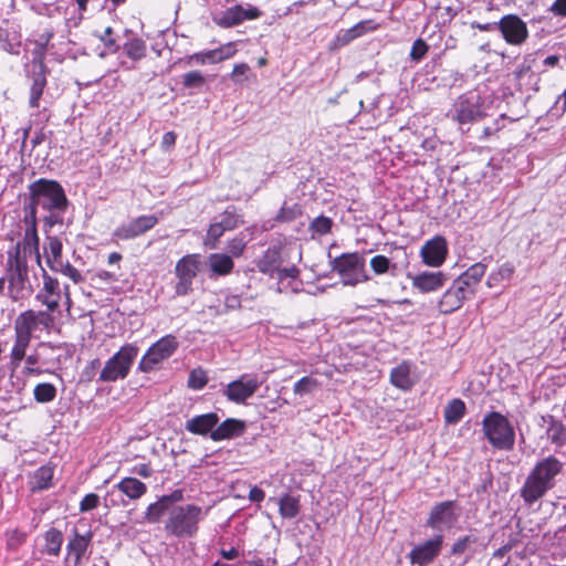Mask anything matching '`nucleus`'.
Returning a JSON list of instances; mask_svg holds the SVG:
<instances>
[{
	"mask_svg": "<svg viewBox=\"0 0 566 566\" xmlns=\"http://www.w3.org/2000/svg\"><path fill=\"white\" fill-rule=\"evenodd\" d=\"M29 201L24 202V212H34L41 208L46 214L43 217V230L49 233L51 229L64 222L63 214L70 206V201L62 185L53 179L40 178L29 185Z\"/></svg>",
	"mask_w": 566,
	"mask_h": 566,
	"instance_id": "1",
	"label": "nucleus"
},
{
	"mask_svg": "<svg viewBox=\"0 0 566 566\" xmlns=\"http://www.w3.org/2000/svg\"><path fill=\"white\" fill-rule=\"evenodd\" d=\"M564 462L554 454L539 457L530 470L520 495L531 506L556 488L564 473Z\"/></svg>",
	"mask_w": 566,
	"mask_h": 566,
	"instance_id": "2",
	"label": "nucleus"
},
{
	"mask_svg": "<svg viewBox=\"0 0 566 566\" xmlns=\"http://www.w3.org/2000/svg\"><path fill=\"white\" fill-rule=\"evenodd\" d=\"M492 102L479 91H468L457 97L447 116L463 130L489 116Z\"/></svg>",
	"mask_w": 566,
	"mask_h": 566,
	"instance_id": "3",
	"label": "nucleus"
},
{
	"mask_svg": "<svg viewBox=\"0 0 566 566\" xmlns=\"http://www.w3.org/2000/svg\"><path fill=\"white\" fill-rule=\"evenodd\" d=\"M207 512L196 504L175 506L165 523V531L179 538H191L198 533Z\"/></svg>",
	"mask_w": 566,
	"mask_h": 566,
	"instance_id": "4",
	"label": "nucleus"
},
{
	"mask_svg": "<svg viewBox=\"0 0 566 566\" xmlns=\"http://www.w3.org/2000/svg\"><path fill=\"white\" fill-rule=\"evenodd\" d=\"M482 431L489 443L496 450H512L515 431L509 419L497 411L488 412L482 420Z\"/></svg>",
	"mask_w": 566,
	"mask_h": 566,
	"instance_id": "5",
	"label": "nucleus"
},
{
	"mask_svg": "<svg viewBox=\"0 0 566 566\" xmlns=\"http://www.w3.org/2000/svg\"><path fill=\"white\" fill-rule=\"evenodd\" d=\"M139 348L134 344H125L116 352L99 371L97 381L115 382L124 380L138 356Z\"/></svg>",
	"mask_w": 566,
	"mask_h": 566,
	"instance_id": "6",
	"label": "nucleus"
},
{
	"mask_svg": "<svg viewBox=\"0 0 566 566\" xmlns=\"http://www.w3.org/2000/svg\"><path fill=\"white\" fill-rule=\"evenodd\" d=\"M328 258L332 270L339 274L343 284L354 286L368 280L365 272V259L359 253H343L332 258L328 252Z\"/></svg>",
	"mask_w": 566,
	"mask_h": 566,
	"instance_id": "7",
	"label": "nucleus"
},
{
	"mask_svg": "<svg viewBox=\"0 0 566 566\" xmlns=\"http://www.w3.org/2000/svg\"><path fill=\"white\" fill-rule=\"evenodd\" d=\"M177 337L168 334L154 343L142 357L138 364V370L150 373L155 370L163 361L171 357L178 349Z\"/></svg>",
	"mask_w": 566,
	"mask_h": 566,
	"instance_id": "8",
	"label": "nucleus"
},
{
	"mask_svg": "<svg viewBox=\"0 0 566 566\" xmlns=\"http://www.w3.org/2000/svg\"><path fill=\"white\" fill-rule=\"evenodd\" d=\"M244 223V216L242 209L237 206H228L218 217V220L212 222L207 231L205 244L210 248H216L219 239L227 231H232L239 226Z\"/></svg>",
	"mask_w": 566,
	"mask_h": 566,
	"instance_id": "9",
	"label": "nucleus"
},
{
	"mask_svg": "<svg viewBox=\"0 0 566 566\" xmlns=\"http://www.w3.org/2000/svg\"><path fill=\"white\" fill-rule=\"evenodd\" d=\"M201 255L193 253L187 254L177 261L175 274L178 282L175 286V293L178 296H186L192 292V282L200 271Z\"/></svg>",
	"mask_w": 566,
	"mask_h": 566,
	"instance_id": "10",
	"label": "nucleus"
},
{
	"mask_svg": "<svg viewBox=\"0 0 566 566\" xmlns=\"http://www.w3.org/2000/svg\"><path fill=\"white\" fill-rule=\"evenodd\" d=\"M27 73L28 78L31 81L29 106L32 108H38L40 106V99L48 83V67L44 63L43 52H40L33 57L30 64V69L27 71Z\"/></svg>",
	"mask_w": 566,
	"mask_h": 566,
	"instance_id": "11",
	"label": "nucleus"
},
{
	"mask_svg": "<svg viewBox=\"0 0 566 566\" xmlns=\"http://www.w3.org/2000/svg\"><path fill=\"white\" fill-rule=\"evenodd\" d=\"M54 317L49 312L27 310L21 312L14 319V333H20L28 337H33V333L42 326L43 328L52 327Z\"/></svg>",
	"mask_w": 566,
	"mask_h": 566,
	"instance_id": "12",
	"label": "nucleus"
},
{
	"mask_svg": "<svg viewBox=\"0 0 566 566\" xmlns=\"http://www.w3.org/2000/svg\"><path fill=\"white\" fill-rule=\"evenodd\" d=\"M6 283H8V297L13 302H22L33 294V285L29 275V269L4 271Z\"/></svg>",
	"mask_w": 566,
	"mask_h": 566,
	"instance_id": "13",
	"label": "nucleus"
},
{
	"mask_svg": "<svg viewBox=\"0 0 566 566\" xmlns=\"http://www.w3.org/2000/svg\"><path fill=\"white\" fill-rule=\"evenodd\" d=\"M261 385L262 380L258 376L243 374L227 385L223 395L232 402L243 403L255 394Z\"/></svg>",
	"mask_w": 566,
	"mask_h": 566,
	"instance_id": "14",
	"label": "nucleus"
},
{
	"mask_svg": "<svg viewBox=\"0 0 566 566\" xmlns=\"http://www.w3.org/2000/svg\"><path fill=\"white\" fill-rule=\"evenodd\" d=\"M443 535L436 534L431 538L412 547L408 558L412 566H429L440 555Z\"/></svg>",
	"mask_w": 566,
	"mask_h": 566,
	"instance_id": "15",
	"label": "nucleus"
},
{
	"mask_svg": "<svg viewBox=\"0 0 566 566\" xmlns=\"http://www.w3.org/2000/svg\"><path fill=\"white\" fill-rule=\"evenodd\" d=\"M499 31L510 45H521L528 38L526 23L516 14H506L499 21Z\"/></svg>",
	"mask_w": 566,
	"mask_h": 566,
	"instance_id": "16",
	"label": "nucleus"
},
{
	"mask_svg": "<svg viewBox=\"0 0 566 566\" xmlns=\"http://www.w3.org/2000/svg\"><path fill=\"white\" fill-rule=\"evenodd\" d=\"M454 501H443L434 504L429 513L426 526L434 531L452 527L458 521Z\"/></svg>",
	"mask_w": 566,
	"mask_h": 566,
	"instance_id": "17",
	"label": "nucleus"
},
{
	"mask_svg": "<svg viewBox=\"0 0 566 566\" xmlns=\"http://www.w3.org/2000/svg\"><path fill=\"white\" fill-rule=\"evenodd\" d=\"M262 15V12L256 8L249 6L244 9L241 4H235L220 12L213 17V21L221 28H232L245 20H255Z\"/></svg>",
	"mask_w": 566,
	"mask_h": 566,
	"instance_id": "18",
	"label": "nucleus"
},
{
	"mask_svg": "<svg viewBox=\"0 0 566 566\" xmlns=\"http://www.w3.org/2000/svg\"><path fill=\"white\" fill-rule=\"evenodd\" d=\"M158 221L155 214L139 216L117 227L113 232V237L124 241L135 239L151 230Z\"/></svg>",
	"mask_w": 566,
	"mask_h": 566,
	"instance_id": "19",
	"label": "nucleus"
},
{
	"mask_svg": "<svg viewBox=\"0 0 566 566\" xmlns=\"http://www.w3.org/2000/svg\"><path fill=\"white\" fill-rule=\"evenodd\" d=\"M448 255V243L444 237L436 235L428 240L420 250L422 262L432 268L443 264Z\"/></svg>",
	"mask_w": 566,
	"mask_h": 566,
	"instance_id": "20",
	"label": "nucleus"
},
{
	"mask_svg": "<svg viewBox=\"0 0 566 566\" xmlns=\"http://www.w3.org/2000/svg\"><path fill=\"white\" fill-rule=\"evenodd\" d=\"M408 277L411 280L412 287L421 293H431L440 290L448 281V275L441 271H423Z\"/></svg>",
	"mask_w": 566,
	"mask_h": 566,
	"instance_id": "21",
	"label": "nucleus"
},
{
	"mask_svg": "<svg viewBox=\"0 0 566 566\" xmlns=\"http://www.w3.org/2000/svg\"><path fill=\"white\" fill-rule=\"evenodd\" d=\"M72 533L73 537L66 545V552L67 557H74V566H78L93 539V533L87 531L86 533L81 534L77 528H73Z\"/></svg>",
	"mask_w": 566,
	"mask_h": 566,
	"instance_id": "22",
	"label": "nucleus"
},
{
	"mask_svg": "<svg viewBox=\"0 0 566 566\" xmlns=\"http://www.w3.org/2000/svg\"><path fill=\"white\" fill-rule=\"evenodd\" d=\"M219 422V416L216 412L203 413L188 419L185 429L193 434L206 436L213 431Z\"/></svg>",
	"mask_w": 566,
	"mask_h": 566,
	"instance_id": "23",
	"label": "nucleus"
},
{
	"mask_svg": "<svg viewBox=\"0 0 566 566\" xmlns=\"http://www.w3.org/2000/svg\"><path fill=\"white\" fill-rule=\"evenodd\" d=\"M23 222L25 224L24 237L21 241H18L17 244H22V248L29 253L34 251L38 254V260L40 259L39 254V235H38V217L34 216V212H24Z\"/></svg>",
	"mask_w": 566,
	"mask_h": 566,
	"instance_id": "24",
	"label": "nucleus"
},
{
	"mask_svg": "<svg viewBox=\"0 0 566 566\" xmlns=\"http://www.w3.org/2000/svg\"><path fill=\"white\" fill-rule=\"evenodd\" d=\"M413 364L409 360L401 361L398 366L394 367L390 371V384L402 390H410L416 384L412 375Z\"/></svg>",
	"mask_w": 566,
	"mask_h": 566,
	"instance_id": "25",
	"label": "nucleus"
},
{
	"mask_svg": "<svg viewBox=\"0 0 566 566\" xmlns=\"http://www.w3.org/2000/svg\"><path fill=\"white\" fill-rule=\"evenodd\" d=\"M245 431V422L234 418H228L211 431L210 438L213 441L229 440L240 437Z\"/></svg>",
	"mask_w": 566,
	"mask_h": 566,
	"instance_id": "26",
	"label": "nucleus"
},
{
	"mask_svg": "<svg viewBox=\"0 0 566 566\" xmlns=\"http://www.w3.org/2000/svg\"><path fill=\"white\" fill-rule=\"evenodd\" d=\"M54 465L46 463L38 468L29 478L28 485L32 493L48 490L52 486Z\"/></svg>",
	"mask_w": 566,
	"mask_h": 566,
	"instance_id": "27",
	"label": "nucleus"
},
{
	"mask_svg": "<svg viewBox=\"0 0 566 566\" xmlns=\"http://www.w3.org/2000/svg\"><path fill=\"white\" fill-rule=\"evenodd\" d=\"M22 43L21 33L13 25L0 27V46L10 54L19 55Z\"/></svg>",
	"mask_w": 566,
	"mask_h": 566,
	"instance_id": "28",
	"label": "nucleus"
},
{
	"mask_svg": "<svg viewBox=\"0 0 566 566\" xmlns=\"http://www.w3.org/2000/svg\"><path fill=\"white\" fill-rule=\"evenodd\" d=\"M464 301L465 297L463 294L457 290L452 283L451 286L442 294L438 307L441 313L450 314L459 310Z\"/></svg>",
	"mask_w": 566,
	"mask_h": 566,
	"instance_id": "29",
	"label": "nucleus"
},
{
	"mask_svg": "<svg viewBox=\"0 0 566 566\" xmlns=\"http://www.w3.org/2000/svg\"><path fill=\"white\" fill-rule=\"evenodd\" d=\"M208 264L211 275L218 276L230 274L234 268L231 256L224 253H211L208 256Z\"/></svg>",
	"mask_w": 566,
	"mask_h": 566,
	"instance_id": "30",
	"label": "nucleus"
},
{
	"mask_svg": "<svg viewBox=\"0 0 566 566\" xmlns=\"http://www.w3.org/2000/svg\"><path fill=\"white\" fill-rule=\"evenodd\" d=\"M29 251L22 248V244L12 245L7 252V261L4 271L24 270L29 269L28 256Z\"/></svg>",
	"mask_w": 566,
	"mask_h": 566,
	"instance_id": "31",
	"label": "nucleus"
},
{
	"mask_svg": "<svg viewBox=\"0 0 566 566\" xmlns=\"http://www.w3.org/2000/svg\"><path fill=\"white\" fill-rule=\"evenodd\" d=\"M116 488L130 500H138L147 492V485L136 478L127 476L122 479Z\"/></svg>",
	"mask_w": 566,
	"mask_h": 566,
	"instance_id": "32",
	"label": "nucleus"
},
{
	"mask_svg": "<svg viewBox=\"0 0 566 566\" xmlns=\"http://www.w3.org/2000/svg\"><path fill=\"white\" fill-rule=\"evenodd\" d=\"M281 264V252L277 248H269L261 260L258 262V268L262 273H269L274 277V272Z\"/></svg>",
	"mask_w": 566,
	"mask_h": 566,
	"instance_id": "33",
	"label": "nucleus"
},
{
	"mask_svg": "<svg viewBox=\"0 0 566 566\" xmlns=\"http://www.w3.org/2000/svg\"><path fill=\"white\" fill-rule=\"evenodd\" d=\"M44 553L51 556H57L63 544V534L60 530L51 527L44 534Z\"/></svg>",
	"mask_w": 566,
	"mask_h": 566,
	"instance_id": "34",
	"label": "nucleus"
},
{
	"mask_svg": "<svg viewBox=\"0 0 566 566\" xmlns=\"http://www.w3.org/2000/svg\"><path fill=\"white\" fill-rule=\"evenodd\" d=\"M515 272V266L511 262H505L499 266L497 270L492 271L486 280V285L489 287H495L500 285L504 281L511 280Z\"/></svg>",
	"mask_w": 566,
	"mask_h": 566,
	"instance_id": "35",
	"label": "nucleus"
},
{
	"mask_svg": "<svg viewBox=\"0 0 566 566\" xmlns=\"http://www.w3.org/2000/svg\"><path fill=\"white\" fill-rule=\"evenodd\" d=\"M31 337L14 333V344L11 349L10 358L14 366H18L20 361L25 357L27 348L31 343Z\"/></svg>",
	"mask_w": 566,
	"mask_h": 566,
	"instance_id": "36",
	"label": "nucleus"
},
{
	"mask_svg": "<svg viewBox=\"0 0 566 566\" xmlns=\"http://www.w3.org/2000/svg\"><path fill=\"white\" fill-rule=\"evenodd\" d=\"M465 413V403L461 399H452L444 408V420L449 424L458 423Z\"/></svg>",
	"mask_w": 566,
	"mask_h": 566,
	"instance_id": "37",
	"label": "nucleus"
},
{
	"mask_svg": "<svg viewBox=\"0 0 566 566\" xmlns=\"http://www.w3.org/2000/svg\"><path fill=\"white\" fill-rule=\"evenodd\" d=\"M50 269L54 272H60L65 276L70 277L74 283H81L84 281L83 275L80 273L77 269H75L69 261H64L63 259L57 260L51 264H49Z\"/></svg>",
	"mask_w": 566,
	"mask_h": 566,
	"instance_id": "38",
	"label": "nucleus"
},
{
	"mask_svg": "<svg viewBox=\"0 0 566 566\" xmlns=\"http://www.w3.org/2000/svg\"><path fill=\"white\" fill-rule=\"evenodd\" d=\"M125 54L133 61H139L146 56V43L139 38H133L124 46Z\"/></svg>",
	"mask_w": 566,
	"mask_h": 566,
	"instance_id": "39",
	"label": "nucleus"
},
{
	"mask_svg": "<svg viewBox=\"0 0 566 566\" xmlns=\"http://www.w3.org/2000/svg\"><path fill=\"white\" fill-rule=\"evenodd\" d=\"M276 503L282 517L293 518L297 515L300 505L298 501L294 496L285 494L283 497L276 500Z\"/></svg>",
	"mask_w": 566,
	"mask_h": 566,
	"instance_id": "40",
	"label": "nucleus"
},
{
	"mask_svg": "<svg viewBox=\"0 0 566 566\" xmlns=\"http://www.w3.org/2000/svg\"><path fill=\"white\" fill-rule=\"evenodd\" d=\"M56 392V387L51 382H40L33 389L34 400L39 403L53 401Z\"/></svg>",
	"mask_w": 566,
	"mask_h": 566,
	"instance_id": "41",
	"label": "nucleus"
},
{
	"mask_svg": "<svg viewBox=\"0 0 566 566\" xmlns=\"http://www.w3.org/2000/svg\"><path fill=\"white\" fill-rule=\"evenodd\" d=\"M48 242L44 247V252L46 253V262L48 265L63 259L62 258V242L57 237L48 235Z\"/></svg>",
	"mask_w": 566,
	"mask_h": 566,
	"instance_id": "42",
	"label": "nucleus"
},
{
	"mask_svg": "<svg viewBox=\"0 0 566 566\" xmlns=\"http://www.w3.org/2000/svg\"><path fill=\"white\" fill-rule=\"evenodd\" d=\"M94 35L97 36L105 45V51L98 54L101 57L106 56V54H114L119 50V44L113 36V28L107 27L103 33L97 34L95 32Z\"/></svg>",
	"mask_w": 566,
	"mask_h": 566,
	"instance_id": "43",
	"label": "nucleus"
},
{
	"mask_svg": "<svg viewBox=\"0 0 566 566\" xmlns=\"http://www.w3.org/2000/svg\"><path fill=\"white\" fill-rule=\"evenodd\" d=\"M249 242V239H247V235L244 234V232H240L238 235H235L234 238H232L231 240L228 241L227 243V251H228V255L232 258H240L245 248H247V244Z\"/></svg>",
	"mask_w": 566,
	"mask_h": 566,
	"instance_id": "44",
	"label": "nucleus"
},
{
	"mask_svg": "<svg viewBox=\"0 0 566 566\" xmlns=\"http://www.w3.org/2000/svg\"><path fill=\"white\" fill-rule=\"evenodd\" d=\"M547 434L554 444L563 446L566 442V430L562 421L551 417Z\"/></svg>",
	"mask_w": 566,
	"mask_h": 566,
	"instance_id": "45",
	"label": "nucleus"
},
{
	"mask_svg": "<svg viewBox=\"0 0 566 566\" xmlns=\"http://www.w3.org/2000/svg\"><path fill=\"white\" fill-rule=\"evenodd\" d=\"M488 258H484L481 262H476L472 264L469 269H467L462 275L467 279L473 282L474 284L479 285L482 277L485 275L488 264L485 261Z\"/></svg>",
	"mask_w": 566,
	"mask_h": 566,
	"instance_id": "46",
	"label": "nucleus"
},
{
	"mask_svg": "<svg viewBox=\"0 0 566 566\" xmlns=\"http://www.w3.org/2000/svg\"><path fill=\"white\" fill-rule=\"evenodd\" d=\"M168 507L159 497L158 501L150 503L145 512V520L148 523H158L161 516L167 512Z\"/></svg>",
	"mask_w": 566,
	"mask_h": 566,
	"instance_id": "47",
	"label": "nucleus"
},
{
	"mask_svg": "<svg viewBox=\"0 0 566 566\" xmlns=\"http://www.w3.org/2000/svg\"><path fill=\"white\" fill-rule=\"evenodd\" d=\"M376 29H377V25L371 20L360 21L357 24H355L353 28L347 30V32L345 34V41L348 42L350 40H354L356 38L364 35L368 31H373Z\"/></svg>",
	"mask_w": 566,
	"mask_h": 566,
	"instance_id": "48",
	"label": "nucleus"
},
{
	"mask_svg": "<svg viewBox=\"0 0 566 566\" xmlns=\"http://www.w3.org/2000/svg\"><path fill=\"white\" fill-rule=\"evenodd\" d=\"M206 84V78L200 71H190L182 75V85L186 88L200 90Z\"/></svg>",
	"mask_w": 566,
	"mask_h": 566,
	"instance_id": "49",
	"label": "nucleus"
},
{
	"mask_svg": "<svg viewBox=\"0 0 566 566\" xmlns=\"http://www.w3.org/2000/svg\"><path fill=\"white\" fill-rule=\"evenodd\" d=\"M506 115L501 114L497 118H495L492 124L483 127L482 134L479 137L480 139H489L492 136H495L500 130L505 127Z\"/></svg>",
	"mask_w": 566,
	"mask_h": 566,
	"instance_id": "50",
	"label": "nucleus"
},
{
	"mask_svg": "<svg viewBox=\"0 0 566 566\" xmlns=\"http://www.w3.org/2000/svg\"><path fill=\"white\" fill-rule=\"evenodd\" d=\"M453 285L459 290L465 300L471 298L474 296L478 285L471 282L470 280H467L462 274L459 275L455 280H453Z\"/></svg>",
	"mask_w": 566,
	"mask_h": 566,
	"instance_id": "51",
	"label": "nucleus"
},
{
	"mask_svg": "<svg viewBox=\"0 0 566 566\" xmlns=\"http://www.w3.org/2000/svg\"><path fill=\"white\" fill-rule=\"evenodd\" d=\"M317 387V381L312 376H305L301 378L294 385V392L304 396L306 394L313 392Z\"/></svg>",
	"mask_w": 566,
	"mask_h": 566,
	"instance_id": "52",
	"label": "nucleus"
},
{
	"mask_svg": "<svg viewBox=\"0 0 566 566\" xmlns=\"http://www.w3.org/2000/svg\"><path fill=\"white\" fill-rule=\"evenodd\" d=\"M193 62L197 64L218 63L216 51L208 50L205 52H197L187 56V64H191Z\"/></svg>",
	"mask_w": 566,
	"mask_h": 566,
	"instance_id": "53",
	"label": "nucleus"
},
{
	"mask_svg": "<svg viewBox=\"0 0 566 566\" xmlns=\"http://www.w3.org/2000/svg\"><path fill=\"white\" fill-rule=\"evenodd\" d=\"M43 289L42 292H45L46 294H50L51 296L57 297L61 300V291H60V284L59 281L55 277H52L46 273V271H43Z\"/></svg>",
	"mask_w": 566,
	"mask_h": 566,
	"instance_id": "54",
	"label": "nucleus"
},
{
	"mask_svg": "<svg viewBox=\"0 0 566 566\" xmlns=\"http://www.w3.org/2000/svg\"><path fill=\"white\" fill-rule=\"evenodd\" d=\"M207 375L202 369H193L188 378V387L195 390H200L207 385Z\"/></svg>",
	"mask_w": 566,
	"mask_h": 566,
	"instance_id": "55",
	"label": "nucleus"
},
{
	"mask_svg": "<svg viewBox=\"0 0 566 566\" xmlns=\"http://www.w3.org/2000/svg\"><path fill=\"white\" fill-rule=\"evenodd\" d=\"M300 214V209L296 205L292 207L283 206L277 214L275 216L276 222H290L296 219V217Z\"/></svg>",
	"mask_w": 566,
	"mask_h": 566,
	"instance_id": "56",
	"label": "nucleus"
},
{
	"mask_svg": "<svg viewBox=\"0 0 566 566\" xmlns=\"http://www.w3.org/2000/svg\"><path fill=\"white\" fill-rule=\"evenodd\" d=\"M474 543H475V538L473 536L465 535V536L459 537L452 544L450 554L451 555H461L468 549V547L471 544H474Z\"/></svg>",
	"mask_w": 566,
	"mask_h": 566,
	"instance_id": "57",
	"label": "nucleus"
},
{
	"mask_svg": "<svg viewBox=\"0 0 566 566\" xmlns=\"http://www.w3.org/2000/svg\"><path fill=\"white\" fill-rule=\"evenodd\" d=\"M35 298L46 306V311L49 314L52 315L53 312H55L60 306V300L57 297L51 296L50 294H46L45 292L40 291Z\"/></svg>",
	"mask_w": 566,
	"mask_h": 566,
	"instance_id": "58",
	"label": "nucleus"
},
{
	"mask_svg": "<svg viewBox=\"0 0 566 566\" xmlns=\"http://www.w3.org/2000/svg\"><path fill=\"white\" fill-rule=\"evenodd\" d=\"M428 50V44L422 39H417L411 46L410 59L419 62L426 56Z\"/></svg>",
	"mask_w": 566,
	"mask_h": 566,
	"instance_id": "59",
	"label": "nucleus"
},
{
	"mask_svg": "<svg viewBox=\"0 0 566 566\" xmlns=\"http://www.w3.org/2000/svg\"><path fill=\"white\" fill-rule=\"evenodd\" d=\"M390 260L381 254L375 255L370 260V268L376 274H384L389 270Z\"/></svg>",
	"mask_w": 566,
	"mask_h": 566,
	"instance_id": "60",
	"label": "nucleus"
},
{
	"mask_svg": "<svg viewBox=\"0 0 566 566\" xmlns=\"http://www.w3.org/2000/svg\"><path fill=\"white\" fill-rule=\"evenodd\" d=\"M101 366L102 361L99 358L92 359L82 370V379L85 381H92L95 378L97 370L101 368Z\"/></svg>",
	"mask_w": 566,
	"mask_h": 566,
	"instance_id": "61",
	"label": "nucleus"
},
{
	"mask_svg": "<svg viewBox=\"0 0 566 566\" xmlns=\"http://www.w3.org/2000/svg\"><path fill=\"white\" fill-rule=\"evenodd\" d=\"M234 45V42H229L224 45L214 49L218 63L227 59H230L235 54L237 50Z\"/></svg>",
	"mask_w": 566,
	"mask_h": 566,
	"instance_id": "62",
	"label": "nucleus"
},
{
	"mask_svg": "<svg viewBox=\"0 0 566 566\" xmlns=\"http://www.w3.org/2000/svg\"><path fill=\"white\" fill-rule=\"evenodd\" d=\"M98 504H99V496L95 493H88L82 499V501L80 503V511L87 512V511L94 510L98 506Z\"/></svg>",
	"mask_w": 566,
	"mask_h": 566,
	"instance_id": "63",
	"label": "nucleus"
},
{
	"mask_svg": "<svg viewBox=\"0 0 566 566\" xmlns=\"http://www.w3.org/2000/svg\"><path fill=\"white\" fill-rule=\"evenodd\" d=\"M249 71H250V67L248 64H245V63L235 64L232 70V73H231L232 81L241 82L247 76Z\"/></svg>",
	"mask_w": 566,
	"mask_h": 566,
	"instance_id": "64",
	"label": "nucleus"
}]
</instances>
